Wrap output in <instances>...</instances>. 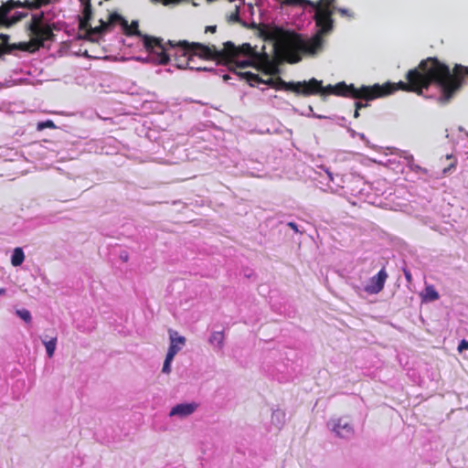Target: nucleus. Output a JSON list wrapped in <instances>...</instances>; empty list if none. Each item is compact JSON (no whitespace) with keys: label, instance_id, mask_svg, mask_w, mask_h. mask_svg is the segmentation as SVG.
Instances as JSON below:
<instances>
[{"label":"nucleus","instance_id":"nucleus-28","mask_svg":"<svg viewBox=\"0 0 468 468\" xmlns=\"http://www.w3.org/2000/svg\"><path fill=\"white\" fill-rule=\"evenodd\" d=\"M16 314L18 317H20L26 323L31 322L32 316L28 310H27V309L16 310Z\"/></svg>","mask_w":468,"mask_h":468},{"label":"nucleus","instance_id":"nucleus-11","mask_svg":"<svg viewBox=\"0 0 468 468\" xmlns=\"http://www.w3.org/2000/svg\"><path fill=\"white\" fill-rule=\"evenodd\" d=\"M388 277V272L385 268H382L375 276L370 278L368 284L365 287V291L369 294L380 292L384 288Z\"/></svg>","mask_w":468,"mask_h":468},{"label":"nucleus","instance_id":"nucleus-8","mask_svg":"<svg viewBox=\"0 0 468 468\" xmlns=\"http://www.w3.org/2000/svg\"><path fill=\"white\" fill-rule=\"evenodd\" d=\"M274 49V58H271L267 53H259L258 56H256V58L253 60L255 62V67L259 69H261L266 74H275L278 72V63L282 62V59H280ZM287 62L286 60H284Z\"/></svg>","mask_w":468,"mask_h":468},{"label":"nucleus","instance_id":"nucleus-18","mask_svg":"<svg viewBox=\"0 0 468 468\" xmlns=\"http://www.w3.org/2000/svg\"><path fill=\"white\" fill-rule=\"evenodd\" d=\"M272 82H273V88L276 90H282L293 92L294 83H295L294 81L287 82V81L283 80L282 78L278 77Z\"/></svg>","mask_w":468,"mask_h":468},{"label":"nucleus","instance_id":"nucleus-37","mask_svg":"<svg viewBox=\"0 0 468 468\" xmlns=\"http://www.w3.org/2000/svg\"><path fill=\"white\" fill-rule=\"evenodd\" d=\"M288 227H290L292 230H294L295 232H299L298 230V227H297V224L294 223V222H289L288 223Z\"/></svg>","mask_w":468,"mask_h":468},{"label":"nucleus","instance_id":"nucleus-12","mask_svg":"<svg viewBox=\"0 0 468 468\" xmlns=\"http://www.w3.org/2000/svg\"><path fill=\"white\" fill-rule=\"evenodd\" d=\"M80 2L83 5V16L80 18L79 28L80 30H85L89 37L95 36V33L90 31V29L94 28L90 26V20L92 17L90 0H80Z\"/></svg>","mask_w":468,"mask_h":468},{"label":"nucleus","instance_id":"nucleus-33","mask_svg":"<svg viewBox=\"0 0 468 468\" xmlns=\"http://www.w3.org/2000/svg\"><path fill=\"white\" fill-rule=\"evenodd\" d=\"M153 2H161L164 5H168L170 4H177L181 0H152Z\"/></svg>","mask_w":468,"mask_h":468},{"label":"nucleus","instance_id":"nucleus-31","mask_svg":"<svg viewBox=\"0 0 468 468\" xmlns=\"http://www.w3.org/2000/svg\"><path fill=\"white\" fill-rule=\"evenodd\" d=\"M229 20L231 22H239V15L238 8L235 10V12L231 13L229 16Z\"/></svg>","mask_w":468,"mask_h":468},{"label":"nucleus","instance_id":"nucleus-36","mask_svg":"<svg viewBox=\"0 0 468 468\" xmlns=\"http://www.w3.org/2000/svg\"><path fill=\"white\" fill-rule=\"evenodd\" d=\"M404 275H405L407 282H411L412 277H411L410 271L408 270H404Z\"/></svg>","mask_w":468,"mask_h":468},{"label":"nucleus","instance_id":"nucleus-29","mask_svg":"<svg viewBox=\"0 0 468 468\" xmlns=\"http://www.w3.org/2000/svg\"><path fill=\"white\" fill-rule=\"evenodd\" d=\"M174 357H172L171 354H166L162 371L163 373L168 374L171 371V362L173 361Z\"/></svg>","mask_w":468,"mask_h":468},{"label":"nucleus","instance_id":"nucleus-42","mask_svg":"<svg viewBox=\"0 0 468 468\" xmlns=\"http://www.w3.org/2000/svg\"><path fill=\"white\" fill-rule=\"evenodd\" d=\"M168 45H170L171 47H175L172 41H168Z\"/></svg>","mask_w":468,"mask_h":468},{"label":"nucleus","instance_id":"nucleus-40","mask_svg":"<svg viewBox=\"0 0 468 468\" xmlns=\"http://www.w3.org/2000/svg\"><path fill=\"white\" fill-rule=\"evenodd\" d=\"M359 111L355 109L354 117L358 118L359 117Z\"/></svg>","mask_w":468,"mask_h":468},{"label":"nucleus","instance_id":"nucleus-30","mask_svg":"<svg viewBox=\"0 0 468 468\" xmlns=\"http://www.w3.org/2000/svg\"><path fill=\"white\" fill-rule=\"evenodd\" d=\"M46 128H50V129H55L56 128V125L54 123L53 121L51 120H47L45 122H40L37 123V130L38 131H42Z\"/></svg>","mask_w":468,"mask_h":468},{"label":"nucleus","instance_id":"nucleus-5","mask_svg":"<svg viewBox=\"0 0 468 468\" xmlns=\"http://www.w3.org/2000/svg\"><path fill=\"white\" fill-rule=\"evenodd\" d=\"M44 20L45 16L43 12L32 15L31 20L27 26L30 40L13 44L9 49H18L33 53L43 48L45 41H52L55 37L53 33L55 25L45 23Z\"/></svg>","mask_w":468,"mask_h":468},{"label":"nucleus","instance_id":"nucleus-26","mask_svg":"<svg viewBox=\"0 0 468 468\" xmlns=\"http://www.w3.org/2000/svg\"><path fill=\"white\" fill-rule=\"evenodd\" d=\"M26 16H27V13L17 12L10 19H8V17L6 16V21L5 22H0V24L1 25L10 26V25L17 23L18 21L22 20Z\"/></svg>","mask_w":468,"mask_h":468},{"label":"nucleus","instance_id":"nucleus-32","mask_svg":"<svg viewBox=\"0 0 468 468\" xmlns=\"http://www.w3.org/2000/svg\"><path fill=\"white\" fill-rule=\"evenodd\" d=\"M464 350H468V341L465 339L462 340L458 346L459 352H463Z\"/></svg>","mask_w":468,"mask_h":468},{"label":"nucleus","instance_id":"nucleus-25","mask_svg":"<svg viewBox=\"0 0 468 468\" xmlns=\"http://www.w3.org/2000/svg\"><path fill=\"white\" fill-rule=\"evenodd\" d=\"M43 344L46 347L48 357H52L57 346V336L52 337L48 341H43Z\"/></svg>","mask_w":468,"mask_h":468},{"label":"nucleus","instance_id":"nucleus-15","mask_svg":"<svg viewBox=\"0 0 468 468\" xmlns=\"http://www.w3.org/2000/svg\"><path fill=\"white\" fill-rule=\"evenodd\" d=\"M169 336H170V346H169L167 354L172 353V357H175V356L185 346L186 338L184 336L178 335L177 332L174 331V330H169Z\"/></svg>","mask_w":468,"mask_h":468},{"label":"nucleus","instance_id":"nucleus-38","mask_svg":"<svg viewBox=\"0 0 468 468\" xmlns=\"http://www.w3.org/2000/svg\"><path fill=\"white\" fill-rule=\"evenodd\" d=\"M355 106H356V110H358V111H359L361 108L366 107V106H367V104H364V103H362V102H360V101H356V102L355 103Z\"/></svg>","mask_w":468,"mask_h":468},{"label":"nucleus","instance_id":"nucleus-43","mask_svg":"<svg viewBox=\"0 0 468 468\" xmlns=\"http://www.w3.org/2000/svg\"><path fill=\"white\" fill-rule=\"evenodd\" d=\"M446 157H447V159H452V156L451 154H448Z\"/></svg>","mask_w":468,"mask_h":468},{"label":"nucleus","instance_id":"nucleus-23","mask_svg":"<svg viewBox=\"0 0 468 468\" xmlns=\"http://www.w3.org/2000/svg\"><path fill=\"white\" fill-rule=\"evenodd\" d=\"M335 0H319L317 2L313 1L312 7H319L324 10H334L335 11Z\"/></svg>","mask_w":468,"mask_h":468},{"label":"nucleus","instance_id":"nucleus-34","mask_svg":"<svg viewBox=\"0 0 468 468\" xmlns=\"http://www.w3.org/2000/svg\"><path fill=\"white\" fill-rule=\"evenodd\" d=\"M337 11L342 16H349V17L353 16V14L349 10H347V9L338 8Z\"/></svg>","mask_w":468,"mask_h":468},{"label":"nucleus","instance_id":"nucleus-21","mask_svg":"<svg viewBox=\"0 0 468 468\" xmlns=\"http://www.w3.org/2000/svg\"><path fill=\"white\" fill-rule=\"evenodd\" d=\"M223 342H224V334L222 331L220 332H214L210 338H209V343L212 345V346H215L218 348H221L222 346H223Z\"/></svg>","mask_w":468,"mask_h":468},{"label":"nucleus","instance_id":"nucleus-20","mask_svg":"<svg viewBox=\"0 0 468 468\" xmlns=\"http://www.w3.org/2000/svg\"><path fill=\"white\" fill-rule=\"evenodd\" d=\"M226 64H234L235 67L237 69H245V68H248V67H250V66H254L255 67V62L253 61V59L250 58H246L245 59H242V60H239V58H233V60L231 61H228V62H225Z\"/></svg>","mask_w":468,"mask_h":468},{"label":"nucleus","instance_id":"nucleus-41","mask_svg":"<svg viewBox=\"0 0 468 468\" xmlns=\"http://www.w3.org/2000/svg\"><path fill=\"white\" fill-rule=\"evenodd\" d=\"M5 289H4V288L0 289V295L5 294Z\"/></svg>","mask_w":468,"mask_h":468},{"label":"nucleus","instance_id":"nucleus-16","mask_svg":"<svg viewBox=\"0 0 468 468\" xmlns=\"http://www.w3.org/2000/svg\"><path fill=\"white\" fill-rule=\"evenodd\" d=\"M333 431L336 433L337 436L346 439L350 438L354 433L353 427L343 420H338L334 424Z\"/></svg>","mask_w":468,"mask_h":468},{"label":"nucleus","instance_id":"nucleus-10","mask_svg":"<svg viewBox=\"0 0 468 468\" xmlns=\"http://www.w3.org/2000/svg\"><path fill=\"white\" fill-rule=\"evenodd\" d=\"M193 54L189 57L187 69L197 71L205 70V45L200 43H192Z\"/></svg>","mask_w":468,"mask_h":468},{"label":"nucleus","instance_id":"nucleus-39","mask_svg":"<svg viewBox=\"0 0 468 468\" xmlns=\"http://www.w3.org/2000/svg\"><path fill=\"white\" fill-rule=\"evenodd\" d=\"M211 32V33H214L216 31V27H212V26H207V32Z\"/></svg>","mask_w":468,"mask_h":468},{"label":"nucleus","instance_id":"nucleus-1","mask_svg":"<svg viewBox=\"0 0 468 468\" xmlns=\"http://www.w3.org/2000/svg\"><path fill=\"white\" fill-rule=\"evenodd\" d=\"M468 66L455 64L452 69L435 57L422 59L418 67L406 74L407 81H399L401 90L421 95L424 90L435 84L440 90L438 101L449 103L465 84Z\"/></svg>","mask_w":468,"mask_h":468},{"label":"nucleus","instance_id":"nucleus-9","mask_svg":"<svg viewBox=\"0 0 468 468\" xmlns=\"http://www.w3.org/2000/svg\"><path fill=\"white\" fill-rule=\"evenodd\" d=\"M322 88V80L312 78L309 80L297 81L294 83L293 93L298 96L309 97L313 95H320Z\"/></svg>","mask_w":468,"mask_h":468},{"label":"nucleus","instance_id":"nucleus-7","mask_svg":"<svg viewBox=\"0 0 468 468\" xmlns=\"http://www.w3.org/2000/svg\"><path fill=\"white\" fill-rule=\"evenodd\" d=\"M52 0H25V1H15L8 0L0 6V22L6 21V15L15 8L22 7L29 10L38 9L50 4Z\"/></svg>","mask_w":468,"mask_h":468},{"label":"nucleus","instance_id":"nucleus-3","mask_svg":"<svg viewBox=\"0 0 468 468\" xmlns=\"http://www.w3.org/2000/svg\"><path fill=\"white\" fill-rule=\"evenodd\" d=\"M99 22L100 26L94 27L93 29H90L91 32L95 33V36L110 31L115 24L119 23L126 36H137L142 37L144 48L154 56V59L157 64L166 65L169 62L170 57L166 53L163 39L160 37L144 35L138 28L137 21H133L131 25H129L128 21L121 15L116 12H112L109 15L107 21L100 19Z\"/></svg>","mask_w":468,"mask_h":468},{"label":"nucleus","instance_id":"nucleus-6","mask_svg":"<svg viewBox=\"0 0 468 468\" xmlns=\"http://www.w3.org/2000/svg\"><path fill=\"white\" fill-rule=\"evenodd\" d=\"M258 52L249 44L244 43L241 46H235L231 41L224 43L222 49H217L214 45H207V58H213L219 62H228L237 58L239 56H244L251 59H255Z\"/></svg>","mask_w":468,"mask_h":468},{"label":"nucleus","instance_id":"nucleus-13","mask_svg":"<svg viewBox=\"0 0 468 468\" xmlns=\"http://www.w3.org/2000/svg\"><path fill=\"white\" fill-rule=\"evenodd\" d=\"M177 46L179 48L175 54L176 66L179 69H187V65H185V63H188L189 57L193 54L192 44H189L186 41H181Z\"/></svg>","mask_w":468,"mask_h":468},{"label":"nucleus","instance_id":"nucleus-14","mask_svg":"<svg viewBox=\"0 0 468 468\" xmlns=\"http://www.w3.org/2000/svg\"><path fill=\"white\" fill-rule=\"evenodd\" d=\"M198 407L199 404L196 402L177 404L171 409L169 416H176L181 419L186 418L193 414Z\"/></svg>","mask_w":468,"mask_h":468},{"label":"nucleus","instance_id":"nucleus-35","mask_svg":"<svg viewBox=\"0 0 468 468\" xmlns=\"http://www.w3.org/2000/svg\"><path fill=\"white\" fill-rule=\"evenodd\" d=\"M456 167V160H454L452 163L450 164L448 167L443 168L442 172L443 174L449 173L452 169H454Z\"/></svg>","mask_w":468,"mask_h":468},{"label":"nucleus","instance_id":"nucleus-24","mask_svg":"<svg viewBox=\"0 0 468 468\" xmlns=\"http://www.w3.org/2000/svg\"><path fill=\"white\" fill-rule=\"evenodd\" d=\"M9 36L6 34H0V53H8L13 49H9L11 45L8 44Z\"/></svg>","mask_w":468,"mask_h":468},{"label":"nucleus","instance_id":"nucleus-19","mask_svg":"<svg viewBox=\"0 0 468 468\" xmlns=\"http://www.w3.org/2000/svg\"><path fill=\"white\" fill-rule=\"evenodd\" d=\"M25 260V254L21 248H16L13 251L11 263L13 266H20Z\"/></svg>","mask_w":468,"mask_h":468},{"label":"nucleus","instance_id":"nucleus-17","mask_svg":"<svg viewBox=\"0 0 468 468\" xmlns=\"http://www.w3.org/2000/svg\"><path fill=\"white\" fill-rule=\"evenodd\" d=\"M242 79L246 80V81L253 86L255 83H265L273 88V82L275 80L269 79L268 80H263L259 75L246 71V72H239L238 73Z\"/></svg>","mask_w":468,"mask_h":468},{"label":"nucleus","instance_id":"nucleus-22","mask_svg":"<svg viewBox=\"0 0 468 468\" xmlns=\"http://www.w3.org/2000/svg\"><path fill=\"white\" fill-rule=\"evenodd\" d=\"M440 297L438 292L435 290V288L432 285L426 286L423 299L426 301H435L438 300Z\"/></svg>","mask_w":468,"mask_h":468},{"label":"nucleus","instance_id":"nucleus-2","mask_svg":"<svg viewBox=\"0 0 468 468\" xmlns=\"http://www.w3.org/2000/svg\"><path fill=\"white\" fill-rule=\"evenodd\" d=\"M313 8L315 10L314 20L318 30L308 40H304L298 33L279 27L261 30V35L265 40L274 41L276 55L280 59L294 64L301 61L302 54L314 55L321 50L324 35L331 32L334 27V10Z\"/></svg>","mask_w":468,"mask_h":468},{"label":"nucleus","instance_id":"nucleus-27","mask_svg":"<svg viewBox=\"0 0 468 468\" xmlns=\"http://www.w3.org/2000/svg\"><path fill=\"white\" fill-rule=\"evenodd\" d=\"M282 5H310L312 6L313 1L311 0H281Z\"/></svg>","mask_w":468,"mask_h":468},{"label":"nucleus","instance_id":"nucleus-4","mask_svg":"<svg viewBox=\"0 0 468 468\" xmlns=\"http://www.w3.org/2000/svg\"><path fill=\"white\" fill-rule=\"evenodd\" d=\"M401 89L399 87L398 82H387L383 85L375 84L373 86H362L360 88H356L353 84L347 85L346 82L341 81L335 85L329 84L325 87L322 85L320 95L325 96L333 94L336 96L371 101L389 95Z\"/></svg>","mask_w":468,"mask_h":468}]
</instances>
